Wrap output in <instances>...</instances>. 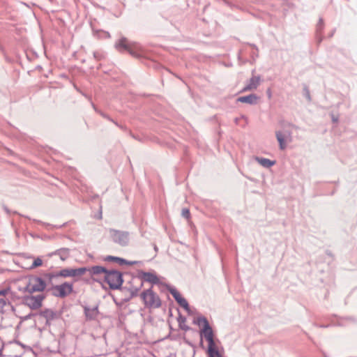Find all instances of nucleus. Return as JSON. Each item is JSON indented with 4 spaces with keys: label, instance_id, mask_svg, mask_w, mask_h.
<instances>
[{
    "label": "nucleus",
    "instance_id": "obj_1",
    "mask_svg": "<svg viewBox=\"0 0 357 357\" xmlns=\"http://www.w3.org/2000/svg\"><path fill=\"white\" fill-rule=\"evenodd\" d=\"M115 48L119 51H128L132 56L139 57L141 54L142 47L136 43L130 42L126 38L122 37L114 45Z\"/></svg>",
    "mask_w": 357,
    "mask_h": 357
},
{
    "label": "nucleus",
    "instance_id": "obj_2",
    "mask_svg": "<svg viewBox=\"0 0 357 357\" xmlns=\"http://www.w3.org/2000/svg\"><path fill=\"white\" fill-rule=\"evenodd\" d=\"M140 296L146 307L158 308L161 306V300L158 295L152 290V288L142 291Z\"/></svg>",
    "mask_w": 357,
    "mask_h": 357
},
{
    "label": "nucleus",
    "instance_id": "obj_3",
    "mask_svg": "<svg viewBox=\"0 0 357 357\" xmlns=\"http://www.w3.org/2000/svg\"><path fill=\"white\" fill-rule=\"evenodd\" d=\"M105 280L112 289H119L123 282L122 274L119 271L114 270L107 271L105 275Z\"/></svg>",
    "mask_w": 357,
    "mask_h": 357
},
{
    "label": "nucleus",
    "instance_id": "obj_4",
    "mask_svg": "<svg viewBox=\"0 0 357 357\" xmlns=\"http://www.w3.org/2000/svg\"><path fill=\"white\" fill-rule=\"evenodd\" d=\"M46 287L45 282L39 277H32L24 287V291L29 294L43 291Z\"/></svg>",
    "mask_w": 357,
    "mask_h": 357
},
{
    "label": "nucleus",
    "instance_id": "obj_5",
    "mask_svg": "<svg viewBox=\"0 0 357 357\" xmlns=\"http://www.w3.org/2000/svg\"><path fill=\"white\" fill-rule=\"evenodd\" d=\"M73 284L64 282L60 285L54 286L52 288L53 296L59 298H64L73 291Z\"/></svg>",
    "mask_w": 357,
    "mask_h": 357
},
{
    "label": "nucleus",
    "instance_id": "obj_6",
    "mask_svg": "<svg viewBox=\"0 0 357 357\" xmlns=\"http://www.w3.org/2000/svg\"><path fill=\"white\" fill-rule=\"evenodd\" d=\"M109 234L112 241L121 246L126 245L129 242V234L126 231L110 229Z\"/></svg>",
    "mask_w": 357,
    "mask_h": 357
},
{
    "label": "nucleus",
    "instance_id": "obj_7",
    "mask_svg": "<svg viewBox=\"0 0 357 357\" xmlns=\"http://www.w3.org/2000/svg\"><path fill=\"white\" fill-rule=\"evenodd\" d=\"M45 296L43 295L26 296L24 297V303L31 310H37L42 306V302Z\"/></svg>",
    "mask_w": 357,
    "mask_h": 357
},
{
    "label": "nucleus",
    "instance_id": "obj_8",
    "mask_svg": "<svg viewBox=\"0 0 357 357\" xmlns=\"http://www.w3.org/2000/svg\"><path fill=\"white\" fill-rule=\"evenodd\" d=\"M205 328H202L201 330V335H204L205 339L208 341V345H212L216 344L213 339V332L211 327L209 325L208 321H206L205 320Z\"/></svg>",
    "mask_w": 357,
    "mask_h": 357
},
{
    "label": "nucleus",
    "instance_id": "obj_9",
    "mask_svg": "<svg viewBox=\"0 0 357 357\" xmlns=\"http://www.w3.org/2000/svg\"><path fill=\"white\" fill-rule=\"evenodd\" d=\"M260 76H252L247 82V84L242 89L243 92L255 90L260 84Z\"/></svg>",
    "mask_w": 357,
    "mask_h": 357
},
{
    "label": "nucleus",
    "instance_id": "obj_10",
    "mask_svg": "<svg viewBox=\"0 0 357 357\" xmlns=\"http://www.w3.org/2000/svg\"><path fill=\"white\" fill-rule=\"evenodd\" d=\"M140 275L143 280L150 282L153 284H158L160 282L158 276L153 273L142 271Z\"/></svg>",
    "mask_w": 357,
    "mask_h": 357
},
{
    "label": "nucleus",
    "instance_id": "obj_11",
    "mask_svg": "<svg viewBox=\"0 0 357 357\" xmlns=\"http://www.w3.org/2000/svg\"><path fill=\"white\" fill-rule=\"evenodd\" d=\"M45 277H47L50 280H52V278L56 277H70V268H64L56 273H48L45 275Z\"/></svg>",
    "mask_w": 357,
    "mask_h": 357
},
{
    "label": "nucleus",
    "instance_id": "obj_12",
    "mask_svg": "<svg viewBox=\"0 0 357 357\" xmlns=\"http://www.w3.org/2000/svg\"><path fill=\"white\" fill-rule=\"evenodd\" d=\"M257 100L258 97L255 94H250L248 96L239 97L237 99V101L250 105H255L257 103Z\"/></svg>",
    "mask_w": 357,
    "mask_h": 357
},
{
    "label": "nucleus",
    "instance_id": "obj_13",
    "mask_svg": "<svg viewBox=\"0 0 357 357\" xmlns=\"http://www.w3.org/2000/svg\"><path fill=\"white\" fill-rule=\"evenodd\" d=\"M107 271L108 270L102 266H94L91 268H88L87 272H89L91 276L99 275L100 274H105V275Z\"/></svg>",
    "mask_w": 357,
    "mask_h": 357
},
{
    "label": "nucleus",
    "instance_id": "obj_14",
    "mask_svg": "<svg viewBox=\"0 0 357 357\" xmlns=\"http://www.w3.org/2000/svg\"><path fill=\"white\" fill-rule=\"evenodd\" d=\"M98 307H94L92 308L84 307V314L87 319H95L98 315Z\"/></svg>",
    "mask_w": 357,
    "mask_h": 357
},
{
    "label": "nucleus",
    "instance_id": "obj_15",
    "mask_svg": "<svg viewBox=\"0 0 357 357\" xmlns=\"http://www.w3.org/2000/svg\"><path fill=\"white\" fill-rule=\"evenodd\" d=\"M208 357H222L216 344L208 345Z\"/></svg>",
    "mask_w": 357,
    "mask_h": 357
},
{
    "label": "nucleus",
    "instance_id": "obj_16",
    "mask_svg": "<svg viewBox=\"0 0 357 357\" xmlns=\"http://www.w3.org/2000/svg\"><path fill=\"white\" fill-rule=\"evenodd\" d=\"M105 261H115V262L119 263L120 265H123V264L132 265V264H135L137 263L136 261H128L124 259L117 257H113V256H107L105 258Z\"/></svg>",
    "mask_w": 357,
    "mask_h": 357
},
{
    "label": "nucleus",
    "instance_id": "obj_17",
    "mask_svg": "<svg viewBox=\"0 0 357 357\" xmlns=\"http://www.w3.org/2000/svg\"><path fill=\"white\" fill-rule=\"evenodd\" d=\"M255 160L258 162L259 164L266 168H269L275 164V161H272L264 158L256 157Z\"/></svg>",
    "mask_w": 357,
    "mask_h": 357
},
{
    "label": "nucleus",
    "instance_id": "obj_18",
    "mask_svg": "<svg viewBox=\"0 0 357 357\" xmlns=\"http://www.w3.org/2000/svg\"><path fill=\"white\" fill-rule=\"evenodd\" d=\"M88 268L81 267L78 268H70V277H77L83 275L87 272Z\"/></svg>",
    "mask_w": 357,
    "mask_h": 357
},
{
    "label": "nucleus",
    "instance_id": "obj_19",
    "mask_svg": "<svg viewBox=\"0 0 357 357\" xmlns=\"http://www.w3.org/2000/svg\"><path fill=\"white\" fill-rule=\"evenodd\" d=\"M40 315L47 319V321L53 320L55 318L56 313L50 309H46L40 312Z\"/></svg>",
    "mask_w": 357,
    "mask_h": 357
},
{
    "label": "nucleus",
    "instance_id": "obj_20",
    "mask_svg": "<svg viewBox=\"0 0 357 357\" xmlns=\"http://www.w3.org/2000/svg\"><path fill=\"white\" fill-rule=\"evenodd\" d=\"M275 135L280 144V149L284 150L286 148V144L284 142V135H283L281 131H277L275 132Z\"/></svg>",
    "mask_w": 357,
    "mask_h": 357
},
{
    "label": "nucleus",
    "instance_id": "obj_21",
    "mask_svg": "<svg viewBox=\"0 0 357 357\" xmlns=\"http://www.w3.org/2000/svg\"><path fill=\"white\" fill-rule=\"evenodd\" d=\"M54 255H57L59 256L60 259L62 261L66 260L69 256V249L68 248H62L56 250L54 252Z\"/></svg>",
    "mask_w": 357,
    "mask_h": 357
},
{
    "label": "nucleus",
    "instance_id": "obj_22",
    "mask_svg": "<svg viewBox=\"0 0 357 357\" xmlns=\"http://www.w3.org/2000/svg\"><path fill=\"white\" fill-rule=\"evenodd\" d=\"M176 302L179 304L181 307H183L187 312L190 311L188 303L184 298L181 297L178 301H176Z\"/></svg>",
    "mask_w": 357,
    "mask_h": 357
},
{
    "label": "nucleus",
    "instance_id": "obj_23",
    "mask_svg": "<svg viewBox=\"0 0 357 357\" xmlns=\"http://www.w3.org/2000/svg\"><path fill=\"white\" fill-rule=\"evenodd\" d=\"M169 292L174 297V298L176 300V301H178L181 297H182L180 293L174 288L170 289Z\"/></svg>",
    "mask_w": 357,
    "mask_h": 357
},
{
    "label": "nucleus",
    "instance_id": "obj_24",
    "mask_svg": "<svg viewBox=\"0 0 357 357\" xmlns=\"http://www.w3.org/2000/svg\"><path fill=\"white\" fill-rule=\"evenodd\" d=\"M42 264H43L42 259L40 258H37L33 261V264L31 266V268H35L38 266H41Z\"/></svg>",
    "mask_w": 357,
    "mask_h": 357
},
{
    "label": "nucleus",
    "instance_id": "obj_25",
    "mask_svg": "<svg viewBox=\"0 0 357 357\" xmlns=\"http://www.w3.org/2000/svg\"><path fill=\"white\" fill-rule=\"evenodd\" d=\"M205 320L206 321H208V320L204 317H198L197 318V324L201 326H203V328H205V323H204V321Z\"/></svg>",
    "mask_w": 357,
    "mask_h": 357
},
{
    "label": "nucleus",
    "instance_id": "obj_26",
    "mask_svg": "<svg viewBox=\"0 0 357 357\" xmlns=\"http://www.w3.org/2000/svg\"><path fill=\"white\" fill-rule=\"evenodd\" d=\"M182 216L186 219L190 218V211L188 208H183L182 210Z\"/></svg>",
    "mask_w": 357,
    "mask_h": 357
},
{
    "label": "nucleus",
    "instance_id": "obj_27",
    "mask_svg": "<svg viewBox=\"0 0 357 357\" xmlns=\"http://www.w3.org/2000/svg\"><path fill=\"white\" fill-rule=\"evenodd\" d=\"M6 305V302L3 298H0V312H3L4 307Z\"/></svg>",
    "mask_w": 357,
    "mask_h": 357
},
{
    "label": "nucleus",
    "instance_id": "obj_28",
    "mask_svg": "<svg viewBox=\"0 0 357 357\" xmlns=\"http://www.w3.org/2000/svg\"><path fill=\"white\" fill-rule=\"evenodd\" d=\"M304 91H305V96L306 98L309 101H310L311 97H310V91H309L307 87H305Z\"/></svg>",
    "mask_w": 357,
    "mask_h": 357
},
{
    "label": "nucleus",
    "instance_id": "obj_29",
    "mask_svg": "<svg viewBox=\"0 0 357 357\" xmlns=\"http://www.w3.org/2000/svg\"><path fill=\"white\" fill-rule=\"evenodd\" d=\"M8 291H9V289H5L0 290V296L7 295Z\"/></svg>",
    "mask_w": 357,
    "mask_h": 357
},
{
    "label": "nucleus",
    "instance_id": "obj_30",
    "mask_svg": "<svg viewBox=\"0 0 357 357\" xmlns=\"http://www.w3.org/2000/svg\"><path fill=\"white\" fill-rule=\"evenodd\" d=\"M322 26H323V20L321 19H320L319 24H317V31H319L322 29Z\"/></svg>",
    "mask_w": 357,
    "mask_h": 357
},
{
    "label": "nucleus",
    "instance_id": "obj_31",
    "mask_svg": "<svg viewBox=\"0 0 357 357\" xmlns=\"http://www.w3.org/2000/svg\"><path fill=\"white\" fill-rule=\"evenodd\" d=\"M137 289H136L135 291H132L131 294V296L133 297V296H137Z\"/></svg>",
    "mask_w": 357,
    "mask_h": 357
},
{
    "label": "nucleus",
    "instance_id": "obj_32",
    "mask_svg": "<svg viewBox=\"0 0 357 357\" xmlns=\"http://www.w3.org/2000/svg\"><path fill=\"white\" fill-rule=\"evenodd\" d=\"M332 120L333 122H337V118L335 117L334 116H332Z\"/></svg>",
    "mask_w": 357,
    "mask_h": 357
}]
</instances>
